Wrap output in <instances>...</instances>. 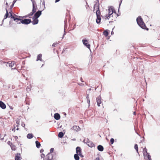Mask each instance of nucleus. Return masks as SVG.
Wrapping results in <instances>:
<instances>
[{"label": "nucleus", "mask_w": 160, "mask_h": 160, "mask_svg": "<svg viewBox=\"0 0 160 160\" xmlns=\"http://www.w3.org/2000/svg\"><path fill=\"white\" fill-rule=\"evenodd\" d=\"M14 5H13V4L12 3V4L10 6V9H11L13 7Z\"/></svg>", "instance_id": "45"}, {"label": "nucleus", "mask_w": 160, "mask_h": 160, "mask_svg": "<svg viewBox=\"0 0 160 160\" xmlns=\"http://www.w3.org/2000/svg\"><path fill=\"white\" fill-rule=\"evenodd\" d=\"M42 55L41 54H39L38 55L37 59V61H38V60H40L41 61H42Z\"/></svg>", "instance_id": "19"}, {"label": "nucleus", "mask_w": 160, "mask_h": 160, "mask_svg": "<svg viewBox=\"0 0 160 160\" xmlns=\"http://www.w3.org/2000/svg\"><path fill=\"white\" fill-rule=\"evenodd\" d=\"M113 33H114V32H113L112 31V32H111V34L112 35L113 34Z\"/></svg>", "instance_id": "55"}, {"label": "nucleus", "mask_w": 160, "mask_h": 160, "mask_svg": "<svg viewBox=\"0 0 160 160\" xmlns=\"http://www.w3.org/2000/svg\"><path fill=\"white\" fill-rule=\"evenodd\" d=\"M19 129V128H17V129H16V130H18Z\"/></svg>", "instance_id": "57"}, {"label": "nucleus", "mask_w": 160, "mask_h": 160, "mask_svg": "<svg viewBox=\"0 0 160 160\" xmlns=\"http://www.w3.org/2000/svg\"><path fill=\"white\" fill-rule=\"evenodd\" d=\"M80 80H81V81L82 82H84V81L82 80V77L81 78Z\"/></svg>", "instance_id": "47"}, {"label": "nucleus", "mask_w": 160, "mask_h": 160, "mask_svg": "<svg viewBox=\"0 0 160 160\" xmlns=\"http://www.w3.org/2000/svg\"><path fill=\"white\" fill-rule=\"evenodd\" d=\"M54 151V148H51L50 149V153H52Z\"/></svg>", "instance_id": "38"}, {"label": "nucleus", "mask_w": 160, "mask_h": 160, "mask_svg": "<svg viewBox=\"0 0 160 160\" xmlns=\"http://www.w3.org/2000/svg\"><path fill=\"white\" fill-rule=\"evenodd\" d=\"M4 18L3 19V20H2V24H3V21H4Z\"/></svg>", "instance_id": "54"}, {"label": "nucleus", "mask_w": 160, "mask_h": 160, "mask_svg": "<svg viewBox=\"0 0 160 160\" xmlns=\"http://www.w3.org/2000/svg\"><path fill=\"white\" fill-rule=\"evenodd\" d=\"M137 22L138 25L142 28L145 29L146 27L141 16H139L137 18Z\"/></svg>", "instance_id": "3"}, {"label": "nucleus", "mask_w": 160, "mask_h": 160, "mask_svg": "<svg viewBox=\"0 0 160 160\" xmlns=\"http://www.w3.org/2000/svg\"><path fill=\"white\" fill-rule=\"evenodd\" d=\"M64 135V134L62 132H60L58 134V137L60 138H62Z\"/></svg>", "instance_id": "25"}, {"label": "nucleus", "mask_w": 160, "mask_h": 160, "mask_svg": "<svg viewBox=\"0 0 160 160\" xmlns=\"http://www.w3.org/2000/svg\"><path fill=\"white\" fill-rule=\"evenodd\" d=\"M9 13H10V15L9 17H11V19H12L14 21H16L18 24L22 23L24 24H28L31 22V20L30 19H22L21 18H16L14 17L10 12H9Z\"/></svg>", "instance_id": "2"}, {"label": "nucleus", "mask_w": 160, "mask_h": 160, "mask_svg": "<svg viewBox=\"0 0 160 160\" xmlns=\"http://www.w3.org/2000/svg\"><path fill=\"white\" fill-rule=\"evenodd\" d=\"M6 5H7V6H8V3L7 2H6Z\"/></svg>", "instance_id": "58"}, {"label": "nucleus", "mask_w": 160, "mask_h": 160, "mask_svg": "<svg viewBox=\"0 0 160 160\" xmlns=\"http://www.w3.org/2000/svg\"><path fill=\"white\" fill-rule=\"evenodd\" d=\"M94 3L95 4L94 5L93 11L94 12L95 9L97 10L96 12L97 16L96 22L97 24H99L100 23L101 20V13L99 9V0H96Z\"/></svg>", "instance_id": "1"}, {"label": "nucleus", "mask_w": 160, "mask_h": 160, "mask_svg": "<svg viewBox=\"0 0 160 160\" xmlns=\"http://www.w3.org/2000/svg\"><path fill=\"white\" fill-rule=\"evenodd\" d=\"M88 141V138L86 139H84L83 140V142H84V143H86L87 144V142Z\"/></svg>", "instance_id": "34"}, {"label": "nucleus", "mask_w": 160, "mask_h": 160, "mask_svg": "<svg viewBox=\"0 0 160 160\" xmlns=\"http://www.w3.org/2000/svg\"><path fill=\"white\" fill-rule=\"evenodd\" d=\"M103 34L105 36L107 37L108 35V33L107 30H105L103 32Z\"/></svg>", "instance_id": "26"}, {"label": "nucleus", "mask_w": 160, "mask_h": 160, "mask_svg": "<svg viewBox=\"0 0 160 160\" xmlns=\"http://www.w3.org/2000/svg\"><path fill=\"white\" fill-rule=\"evenodd\" d=\"M110 141V143H111V144H113V143L114 142V139L113 138H112L111 139Z\"/></svg>", "instance_id": "33"}, {"label": "nucleus", "mask_w": 160, "mask_h": 160, "mask_svg": "<svg viewBox=\"0 0 160 160\" xmlns=\"http://www.w3.org/2000/svg\"><path fill=\"white\" fill-rule=\"evenodd\" d=\"M26 90H27V91H28V92L30 90V88L28 87L27 88Z\"/></svg>", "instance_id": "41"}, {"label": "nucleus", "mask_w": 160, "mask_h": 160, "mask_svg": "<svg viewBox=\"0 0 160 160\" xmlns=\"http://www.w3.org/2000/svg\"><path fill=\"white\" fill-rule=\"evenodd\" d=\"M78 84L79 85H84V84H82V83H78Z\"/></svg>", "instance_id": "48"}, {"label": "nucleus", "mask_w": 160, "mask_h": 160, "mask_svg": "<svg viewBox=\"0 0 160 160\" xmlns=\"http://www.w3.org/2000/svg\"><path fill=\"white\" fill-rule=\"evenodd\" d=\"M21 158L20 154V153H18L15 156V160H20Z\"/></svg>", "instance_id": "17"}, {"label": "nucleus", "mask_w": 160, "mask_h": 160, "mask_svg": "<svg viewBox=\"0 0 160 160\" xmlns=\"http://www.w3.org/2000/svg\"><path fill=\"white\" fill-rule=\"evenodd\" d=\"M43 160H45V159H43Z\"/></svg>", "instance_id": "63"}, {"label": "nucleus", "mask_w": 160, "mask_h": 160, "mask_svg": "<svg viewBox=\"0 0 160 160\" xmlns=\"http://www.w3.org/2000/svg\"><path fill=\"white\" fill-rule=\"evenodd\" d=\"M15 127H14V128H13L12 129V131H13L14 132H15Z\"/></svg>", "instance_id": "44"}, {"label": "nucleus", "mask_w": 160, "mask_h": 160, "mask_svg": "<svg viewBox=\"0 0 160 160\" xmlns=\"http://www.w3.org/2000/svg\"><path fill=\"white\" fill-rule=\"evenodd\" d=\"M133 114L136 115V112H133Z\"/></svg>", "instance_id": "56"}, {"label": "nucleus", "mask_w": 160, "mask_h": 160, "mask_svg": "<svg viewBox=\"0 0 160 160\" xmlns=\"http://www.w3.org/2000/svg\"><path fill=\"white\" fill-rule=\"evenodd\" d=\"M87 144L89 147H92L94 146V144L92 142L89 141V140L87 142Z\"/></svg>", "instance_id": "16"}, {"label": "nucleus", "mask_w": 160, "mask_h": 160, "mask_svg": "<svg viewBox=\"0 0 160 160\" xmlns=\"http://www.w3.org/2000/svg\"><path fill=\"white\" fill-rule=\"evenodd\" d=\"M13 137H14L15 139V141H17V139L18 138V137L16 136H13Z\"/></svg>", "instance_id": "36"}, {"label": "nucleus", "mask_w": 160, "mask_h": 160, "mask_svg": "<svg viewBox=\"0 0 160 160\" xmlns=\"http://www.w3.org/2000/svg\"><path fill=\"white\" fill-rule=\"evenodd\" d=\"M41 157L42 158H44L45 157V155L44 154L42 153L41 156Z\"/></svg>", "instance_id": "39"}, {"label": "nucleus", "mask_w": 160, "mask_h": 160, "mask_svg": "<svg viewBox=\"0 0 160 160\" xmlns=\"http://www.w3.org/2000/svg\"><path fill=\"white\" fill-rule=\"evenodd\" d=\"M42 14V11L39 10L36 12L34 14L33 17L34 18H38Z\"/></svg>", "instance_id": "8"}, {"label": "nucleus", "mask_w": 160, "mask_h": 160, "mask_svg": "<svg viewBox=\"0 0 160 160\" xmlns=\"http://www.w3.org/2000/svg\"><path fill=\"white\" fill-rule=\"evenodd\" d=\"M60 1V0H55V2H58Z\"/></svg>", "instance_id": "52"}, {"label": "nucleus", "mask_w": 160, "mask_h": 160, "mask_svg": "<svg viewBox=\"0 0 160 160\" xmlns=\"http://www.w3.org/2000/svg\"><path fill=\"white\" fill-rule=\"evenodd\" d=\"M65 115H66V113H65Z\"/></svg>", "instance_id": "61"}, {"label": "nucleus", "mask_w": 160, "mask_h": 160, "mask_svg": "<svg viewBox=\"0 0 160 160\" xmlns=\"http://www.w3.org/2000/svg\"><path fill=\"white\" fill-rule=\"evenodd\" d=\"M76 152L77 154H78L80 156L83 157L81 153V149L80 147H78L76 148Z\"/></svg>", "instance_id": "5"}, {"label": "nucleus", "mask_w": 160, "mask_h": 160, "mask_svg": "<svg viewBox=\"0 0 160 160\" xmlns=\"http://www.w3.org/2000/svg\"><path fill=\"white\" fill-rule=\"evenodd\" d=\"M75 26H76V24H75L73 26V28L72 29V30H73L75 28Z\"/></svg>", "instance_id": "53"}, {"label": "nucleus", "mask_w": 160, "mask_h": 160, "mask_svg": "<svg viewBox=\"0 0 160 160\" xmlns=\"http://www.w3.org/2000/svg\"><path fill=\"white\" fill-rule=\"evenodd\" d=\"M71 129L76 131H78L80 130V128L78 126H74L71 128Z\"/></svg>", "instance_id": "12"}, {"label": "nucleus", "mask_w": 160, "mask_h": 160, "mask_svg": "<svg viewBox=\"0 0 160 160\" xmlns=\"http://www.w3.org/2000/svg\"><path fill=\"white\" fill-rule=\"evenodd\" d=\"M32 19H33V20L32 22L31 21V22L33 25H36L38 23V18H34V17H33Z\"/></svg>", "instance_id": "13"}, {"label": "nucleus", "mask_w": 160, "mask_h": 160, "mask_svg": "<svg viewBox=\"0 0 160 160\" xmlns=\"http://www.w3.org/2000/svg\"><path fill=\"white\" fill-rule=\"evenodd\" d=\"M58 44V43H57V42L56 43H54L52 45V46L53 47H54L56 46V45L57 44Z\"/></svg>", "instance_id": "35"}, {"label": "nucleus", "mask_w": 160, "mask_h": 160, "mask_svg": "<svg viewBox=\"0 0 160 160\" xmlns=\"http://www.w3.org/2000/svg\"><path fill=\"white\" fill-rule=\"evenodd\" d=\"M17 0H14L12 2V4H13V5H14V4L16 3V2L17 1Z\"/></svg>", "instance_id": "42"}, {"label": "nucleus", "mask_w": 160, "mask_h": 160, "mask_svg": "<svg viewBox=\"0 0 160 160\" xmlns=\"http://www.w3.org/2000/svg\"><path fill=\"white\" fill-rule=\"evenodd\" d=\"M97 148L98 150L101 152L104 149L103 147L101 145H99L97 147Z\"/></svg>", "instance_id": "18"}, {"label": "nucleus", "mask_w": 160, "mask_h": 160, "mask_svg": "<svg viewBox=\"0 0 160 160\" xmlns=\"http://www.w3.org/2000/svg\"><path fill=\"white\" fill-rule=\"evenodd\" d=\"M79 155L78 154H75L74 155V158L75 160H79Z\"/></svg>", "instance_id": "24"}, {"label": "nucleus", "mask_w": 160, "mask_h": 160, "mask_svg": "<svg viewBox=\"0 0 160 160\" xmlns=\"http://www.w3.org/2000/svg\"><path fill=\"white\" fill-rule=\"evenodd\" d=\"M58 43H59V42H59V41H58Z\"/></svg>", "instance_id": "62"}, {"label": "nucleus", "mask_w": 160, "mask_h": 160, "mask_svg": "<svg viewBox=\"0 0 160 160\" xmlns=\"http://www.w3.org/2000/svg\"><path fill=\"white\" fill-rule=\"evenodd\" d=\"M54 118L56 120H59L60 118V116L58 113H55L54 116Z\"/></svg>", "instance_id": "15"}, {"label": "nucleus", "mask_w": 160, "mask_h": 160, "mask_svg": "<svg viewBox=\"0 0 160 160\" xmlns=\"http://www.w3.org/2000/svg\"><path fill=\"white\" fill-rule=\"evenodd\" d=\"M64 33L63 34V37L62 38H63L64 36L66 34V33L65 32V28L64 29Z\"/></svg>", "instance_id": "46"}, {"label": "nucleus", "mask_w": 160, "mask_h": 160, "mask_svg": "<svg viewBox=\"0 0 160 160\" xmlns=\"http://www.w3.org/2000/svg\"><path fill=\"white\" fill-rule=\"evenodd\" d=\"M143 152H144L145 153H146V154H147L148 153L147 152V149L145 148L144 150H143Z\"/></svg>", "instance_id": "32"}, {"label": "nucleus", "mask_w": 160, "mask_h": 160, "mask_svg": "<svg viewBox=\"0 0 160 160\" xmlns=\"http://www.w3.org/2000/svg\"><path fill=\"white\" fill-rule=\"evenodd\" d=\"M143 155L144 156V158L146 160H147L148 159V160H151V156L150 155L149 153H148L147 154H146V153L143 152Z\"/></svg>", "instance_id": "10"}, {"label": "nucleus", "mask_w": 160, "mask_h": 160, "mask_svg": "<svg viewBox=\"0 0 160 160\" xmlns=\"http://www.w3.org/2000/svg\"><path fill=\"white\" fill-rule=\"evenodd\" d=\"M32 12L28 14V16H32L35 13L37 9V6L35 1L34 0H32Z\"/></svg>", "instance_id": "4"}, {"label": "nucleus", "mask_w": 160, "mask_h": 160, "mask_svg": "<svg viewBox=\"0 0 160 160\" xmlns=\"http://www.w3.org/2000/svg\"><path fill=\"white\" fill-rule=\"evenodd\" d=\"M134 148L138 152V147L137 144H135L134 145Z\"/></svg>", "instance_id": "31"}, {"label": "nucleus", "mask_w": 160, "mask_h": 160, "mask_svg": "<svg viewBox=\"0 0 160 160\" xmlns=\"http://www.w3.org/2000/svg\"><path fill=\"white\" fill-rule=\"evenodd\" d=\"M96 100L98 106V107L100 106V104L102 103L101 97L100 96L96 98Z\"/></svg>", "instance_id": "11"}, {"label": "nucleus", "mask_w": 160, "mask_h": 160, "mask_svg": "<svg viewBox=\"0 0 160 160\" xmlns=\"http://www.w3.org/2000/svg\"><path fill=\"white\" fill-rule=\"evenodd\" d=\"M47 160H52L53 155L51 153H49L46 156Z\"/></svg>", "instance_id": "9"}, {"label": "nucleus", "mask_w": 160, "mask_h": 160, "mask_svg": "<svg viewBox=\"0 0 160 160\" xmlns=\"http://www.w3.org/2000/svg\"><path fill=\"white\" fill-rule=\"evenodd\" d=\"M14 15L17 17V18H26L28 16H28V15H26V16H23V17H22V16H19L16 15L15 14H14Z\"/></svg>", "instance_id": "28"}, {"label": "nucleus", "mask_w": 160, "mask_h": 160, "mask_svg": "<svg viewBox=\"0 0 160 160\" xmlns=\"http://www.w3.org/2000/svg\"><path fill=\"white\" fill-rule=\"evenodd\" d=\"M111 16L112 17L113 15L111 16L109 15H106L105 16V19H109V18L111 17Z\"/></svg>", "instance_id": "29"}, {"label": "nucleus", "mask_w": 160, "mask_h": 160, "mask_svg": "<svg viewBox=\"0 0 160 160\" xmlns=\"http://www.w3.org/2000/svg\"><path fill=\"white\" fill-rule=\"evenodd\" d=\"M95 160H100L99 158L98 157Z\"/></svg>", "instance_id": "49"}, {"label": "nucleus", "mask_w": 160, "mask_h": 160, "mask_svg": "<svg viewBox=\"0 0 160 160\" xmlns=\"http://www.w3.org/2000/svg\"><path fill=\"white\" fill-rule=\"evenodd\" d=\"M8 64L9 67H12L14 64V62H8Z\"/></svg>", "instance_id": "21"}, {"label": "nucleus", "mask_w": 160, "mask_h": 160, "mask_svg": "<svg viewBox=\"0 0 160 160\" xmlns=\"http://www.w3.org/2000/svg\"><path fill=\"white\" fill-rule=\"evenodd\" d=\"M35 143L36 145V146L38 148H39L40 147L41 144L40 143V142L38 141H36L35 142Z\"/></svg>", "instance_id": "20"}, {"label": "nucleus", "mask_w": 160, "mask_h": 160, "mask_svg": "<svg viewBox=\"0 0 160 160\" xmlns=\"http://www.w3.org/2000/svg\"><path fill=\"white\" fill-rule=\"evenodd\" d=\"M21 125L22 127H24L25 126V124L23 122H22V123Z\"/></svg>", "instance_id": "40"}, {"label": "nucleus", "mask_w": 160, "mask_h": 160, "mask_svg": "<svg viewBox=\"0 0 160 160\" xmlns=\"http://www.w3.org/2000/svg\"><path fill=\"white\" fill-rule=\"evenodd\" d=\"M16 123L18 124L17 125V126L18 127V125H19V120H17V121H16Z\"/></svg>", "instance_id": "37"}, {"label": "nucleus", "mask_w": 160, "mask_h": 160, "mask_svg": "<svg viewBox=\"0 0 160 160\" xmlns=\"http://www.w3.org/2000/svg\"><path fill=\"white\" fill-rule=\"evenodd\" d=\"M10 146L11 147V149L12 150H15V147L14 145L11 144L10 145Z\"/></svg>", "instance_id": "30"}, {"label": "nucleus", "mask_w": 160, "mask_h": 160, "mask_svg": "<svg viewBox=\"0 0 160 160\" xmlns=\"http://www.w3.org/2000/svg\"><path fill=\"white\" fill-rule=\"evenodd\" d=\"M33 137V134L32 133H29L27 135V138L28 139H31Z\"/></svg>", "instance_id": "23"}, {"label": "nucleus", "mask_w": 160, "mask_h": 160, "mask_svg": "<svg viewBox=\"0 0 160 160\" xmlns=\"http://www.w3.org/2000/svg\"><path fill=\"white\" fill-rule=\"evenodd\" d=\"M11 143V142L10 141H9L8 142V145H10V144Z\"/></svg>", "instance_id": "51"}, {"label": "nucleus", "mask_w": 160, "mask_h": 160, "mask_svg": "<svg viewBox=\"0 0 160 160\" xmlns=\"http://www.w3.org/2000/svg\"><path fill=\"white\" fill-rule=\"evenodd\" d=\"M2 24H2H2H1V25H0L1 26H2Z\"/></svg>", "instance_id": "59"}, {"label": "nucleus", "mask_w": 160, "mask_h": 160, "mask_svg": "<svg viewBox=\"0 0 160 160\" xmlns=\"http://www.w3.org/2000/svg\"><path fill=\"white\" fill-rule=\"evenodd\" d=\"M86 98L87 99V103L88 104V106H90V101L89 100V94H87Z\"/></svg>", "instance_id": "22"}, {"label": "nucleus", "mask_w": 160, "mask_h": 160, "mask_svg": "<svg viewBox=\"0 0 160 160\" xmlns=\"http://www.w3.org/2000/svg\"><path fill=\"white\" fill-rule=\"evenodd\" d=\"M6 13L5 14L4 17V19H6V18H7L8 17V11L7 9H6Z\"/></svg>", "instance_id": "27"}, {"label": "nucleus", "mask_w": 160, "mask_h": 160, "mask_svg": "<svg viewBox=\"0 0 160 160\" xmlns=\"http://www.w3.org/2000/svg\"><path fill=\"white\" fill-rule=\"evenodd\" d=\"M122 0H121L120 2L119 5V7H120V5L122 3Z\"/></svg>", "instance_id": "50"}, {"label": "nucleus", "mask_w": 160, "mask_h": 160, "mask_svg": "<svg viewBox=\"0 0 160 160\" xmlns=\"http://www.w3.org/2000/svg\"><path fill=\"white\" fill-rule=\"evenodd\" d=\"M82 41L83 44L90 50V46L89 44L88 43V40L86 39H83Z\"/></svg>", "instance_id": "7"}, {"label": "nucleus", "mask_w": 160, "mask_h": 160, "mask_svg": "<svg viewBox=\"0 0 160 160\" xmlns=\"http://www.w3.org/2000/svg\"><path fill=\"white\" fill-rule=\"evenodd\" d=\"M89 90H91V89H90Z\"/></svg>", "instance_id": "60"}, {"label": "nucleus", "mask_w": 160, "mask_h": 160, "mask_svg": "<svg viewBox=\"0 0 160 160\" xmlns=\"http://www.w3.org/2000/svg\"><path fill=\"white\" fill-rule=\"evenodd\" d=\"M43 151H44V150L42 149H41V150H40V152L41 153H42V152H43Z\"/></svg>", "instance_id": "43"}, {"label": "nucleus", "mask_w": 160, "mask_h": 160, "mask_svg": "<svg viewBox=\"0 0 160 160\" xmlns=\"http://www.w3.org/2000/svg\"><path fill=\"white\" fill-rule=\"evenodd\" d=\"M0 107L2 109H4L6 108V105L4 102L0 101Z\"/></svg>", "instance_id": "14"}, {"label": "nucleus", "mask_w": 160, "mask_h": 160, "mask_svg": "<svg viewBox=\"0 0 160 160\" xmlns=\"http://www.w3.org/2000/svg\"><path fill=\"white\" fill-rule=\"evenodd\" d=\"M114 10L113 7L112 6L109 7L108 9V15L112 16Z\"/></svg>", "instance_id": "6"}]
</instances>
